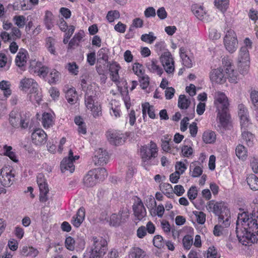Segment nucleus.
<instances>
[{
    "mask_svg": "<svg viewBox=\"0 0 258 258\" xmlns=\"http://www.w3.org/2000/svg\"><path fill=\"white\" fill-rule=\"evenodd\" d=\"M161 227L165 233L169 235H172L175 239L176 237L175 230L172 229L171 232V227L168 222H161Z\"/></svg>",
    "mask_w": 258,
    "mask_h": 258,
    "instance_id": "obj_48",
    "label": "nucleus"
},
{
    "mask_svg": "<svg viewBox=\"0 0 258 258\" xmlns=\"http://www.w3.org/2000/svg\"><path fill=\"white\" fill-rule=\"evenodd\" d=\"M120 67L118 63L113 62L111 63L109 62V70L110 72L111 80L114 82H118L119 79L118 71Z\"/></svg>",
    "mask_w": 258,
    "mask_h": 258,
    "instance_id": "obj_25",
    "label": "nucleus"
},
{
    "mask_svg": "<svg viewBox=\"0 0 258 258\" xmlns=\"http://www.w3.org/2000/svg\"><path fill=\"white\" fill-rule=\"evenodd\" d=\"M158 148L157 145L151 141L149 144L141 146L140 148V156L143 162L147 164L151 165L153 161V165L156 164L158 161L156 158L158 155Z\"/></svg>",
    "mask_w": 258,
    "mask_h": 258,
    "instance_id": "obj_4",
    "label": "nucleus"
},
{
    "mask_svg": "<svg viewBox=\"0 0 258 258\" xmlns=\"http://www.w3.org/2000/svg\"><path fill=\"white\" fill-rule=\"evenodd\" d=\"M20 87L21 90L27 92L29 89H36V87H38L37 82L31 78H24L20 81Z\"/></svg>",
    "mask_w": 258,
    "mask_h": 258,
    "instance_id": "obj_18",
    "label": "nucleus"
},
{
    "mask_svg": "<svg viewBox=\"0 0 258 258\" xmlns=\"http://www.w3.org/2000/svg\"><path fill=\"white\" fill-rule=\"evenodd\" d=\"M203 140L206 144L213 143L216 140V134L213 131L205 132L203 135Z\"/></svg>",
    "mask_w": 258,
    "mask_h": 258,
    "instance_id": "obj_37",
    "label": "nucleus"
},
{
    "mask_svg": "<svg viewBox=\"0 0 258 258\" xmlns=\"http://www.w3.org/2000/svg\"><path fill=\"white\" fill-rule=\"evenodd\" d=\"M66 97L68 102L71 104L75 103L77 99V93L73 89H70L67 91Z\"/></svg>",
    "mask_w": 258,
    "mask_h": 258,
    "instance_id": "obj_43",
    "label": "nucleus"
},
{
    "mask_svg": "<svg viewBox=\"0 0 258 258\" xmlns=\"http://www.w3.org/2000/svg\"><path fill=\"white\" fill-rule=\"evenodd\" d=\"M74 161L72 159H63L60 163V169L62 172H65L67 170L73 173L75 170Z\"/></svg>",
    "mask_w": 258,
    "mask_h": 258,
    "instance_id": "obj_26",
    "label": "nucleus"
},
{
    "mask_svg": "<svg viewBox=\"0 0 258 258\" xmlns=\"http://www.w3.org/2000/svg\"><path fill=\"white\" fill-rule=\"evenodd\" d=\"M247 184L253 190H258V177L254 174H251L246 178Z\"/></svg>",
    "mask_w": 258,
    "mask_h": 258,
    "instance_id": "obj_34",
    "label": "nucleus"
},
{
    "mask_svg": "<svg viewBox=\"0 0 258 258\" xmlns=\"http://www.w3.org/2000/svg\"><path fill=\"white\" fill-rule=\"evenodd\" d=\"M236 155L239 159L245 160L247 157V151L242 145H238L235 149Z\"/></svg>",
    "mask_w": 258,
    "mask_h": 258,
    "instance_id": "obj_39",
    "label": "nucleus"
},
{
    "mask_svg": "<svg viewBox=\"0 0 258 258\" xmlns=\"http://www.w3.org/2000/svg\"><path fill=\"white\" fill-rule=\"evenodd\" d=\"M120 17L119 12L117 10L110 11L108 12L106 15V19L109 22H113L115 19Z\"/></svg>",
    "mask_w": 258,
    "mask_h": 258,
    "instance_id": "obj_54",
    "label": "nucleus"
},
{
    "mask_svg": "<svg viewBox=\"0 0 258 258\" xmlns=\"http://www.w3.org/2000/svg\"><path fill=\"white\" fill-rule=\"evenodd\" d=\"M22 253L23 255L32 257H36L38 254V251L37 249L32 247H23Z\"/></svg>",
    "mask_w": 258,
    "mask_h": 258,
    "instance_id": "obj_40",
    "label": "nucleus"
},
{
    "mask_svg": "<svg viewBox=\"0 0 258 258\" xmlns=\"http://www.w3.org/2000/svg\"><path fill=\"white\" fill-rule=\"evenodd\" d=\"M133 70L134 73L138 77H141L144 74V70L143 69V66L138 62H135L133 64Z\"/></svg>",
    "mask_w": 258,
    "mask_h": 258,
    "instance_id": "obj_59",
    "label": "nucleus"
},
{
    "mask_svg": "<svg viewBox=\"0 0 258 258\" xmlns=\"http://www.w3.org/2000/svg\"><path fill=\"white\" fill-rule=\"evenodd\" d=\"M42 63L36 60H31L30 61L29 67V72L31 73L36 74L40 67H42Z\"/></svg>",
    "mask_w": 258,
    "mask_h": 258,
    "instance_id": "obj_46",
    "label": "nucleus"
},
{
    "mask_svg": "<svg viewBox=\"0 0 258 258\" xmlns=\"http://www.w3.org/2000/svg\"><path fill=\"white\" fill-rule=\"evenodd\" d=\"M198 196V189L196 186H192L190 187L187 191V196L190 200H195Z\"/></svg>",
    "mask_w": 258,
    "mask_h": 258,
    "instance_id": "obj_63",
    "label": "nucleus"
},
{
    "mask_svg": "<svg viewBox=\"0 0 258 258\" xmlns=\"http://www.w3.org/2000/svg\"><path fill=\"white\" fill-rule=\"evenodd\" d=\"M97 178L92 170L89 171L83 178V183L86 187H92L97 182Z\"/></svg>",
    "mask_w": 258,
    "mask_h": 258,
    "instance_id": "obj_21",
    "label": "nucleus"
},
{
    "mask_svg": "<svg viewBox=\"0 0 258 258\" xmlns=\"http://www.w3.org/2000/svg\"><path fill=\"white\" fill-rule=\"evenodd\" d=\"M106 136L109 143L115 146L123 144L125 139L123 134L116 131H108L106 133Z\"/></svg>",
    "mask_w": 258,
    "mask_h": 258,
    "instance_id": "obj_11",
    "label": "nucleus"
},
{
    "mask_svg": "<svg viewBox=\"0 0 258 258\" xmlns=\"http://www.w3.org/2000/svg\"><path fill=\"white\" fill-rule=\"evenodd\" d=\"M242 137L248 146H252L254 139L253 135L249 132L243 131L242 133Z\"/></svg>",
    "mask_w": 258,
    "mask_h": 258,
    "instance_id": "obj_47",
    "label": "nucleus"
},
{
    "mask_svg": "<svg viewBox=\"0 0 258 258\" xmlns=\"http://www.w3.org/2000/svg\"><path fill=\"white\" fill-rule=\"evenodd\" d=\"M249 54L248 48L245 46L241 47L238 58V67L242 73H246L249 65Z\"/></svg>",
    "mask_w": 258,
    "mask_h": 258,
    "instance_id": "obj_6",
    "label": "nucleus"
},
{
    "mask_svg": "<svg viewBox=\"0 0 258 258\" xmlns=\"http://www.w3.org/2000/svg\"><path fill=\"white\" fill-rule=\"evenodd\" d=\"M69 72L74 75H77L79 72V67L75 62H69L67 67Z\"/></svg>",
    "mask_w": 258,
    "mask_h": 258,
    "instance_id": "obj_62",
    "label": "nucleus"
},
{
    "mask_svg": "<svg viewBox=\"0 0 258 258\" xmlns=\"http://www.w3.org/2000/svg\"><path fill=\"white\" fill-rule=\"evenodd\" d=\"M59 73L55 70H53L46 78L49 84H55L59 80Z\"/></svg>",
    "mask_w": 258,
    "mask_h": 258,
    "instance_id": "obj_42",
    "label": "nucleus"
},
{
    "mask_svg": "<svg viewBox=\"0 0 258 258\" xmlns=\"http://www.w3.org/2000/svg\"><path fill=\"white\" fill-rule=\"evenodd\" d=\"M3 150L4 151V155L9 157L15 162H17L18 161L16 154L15 152L12 151L13 148L11 146L5 145L3 147Z\"/></svg>",
    "mask_w": 258,
    "mask_h": 258,
    "instance_id": "obj_35",
    "label": "nucleus"
},
{
    "mask_svg": "<svg viewBox=\"0 0 258 258\" xmlns=\"http://www.w3.org/2000/svg\"><path fill=\"white\" fill-rule=\"evenodd\" d=\"M179 50L180 56L182 64L187 68H191L192 65V61L187 55L186 50L184 48L181 47Z\"/></svg>",
    "mask_w": 258,
    "mask_h": 258,
    "instance_id": "obj_31",
    "label": "nucleus"
},
{
    "mask_svg": "<svg viewBox=\"0 0 258 258\" xmlns=\"http://www.w3.org/2000/svg\"><path fill=\"white\" fill-rule=\"evenodd\" d=\"M140 86L143 89L147 88L149 85V77L148 75H145V73L141 77H139Z\"/></svg>",
    "mask_w": 258,
    "mask_h": 258,
    "instance_id": "obj_57",
    "label": "nucleus"
},
{
    "mask_svg": "<svg viewBox=\"0 0 258 258\" xmlns=\"http://www.w3.org/2000/svg\"><path fill=\"white\" fill-rule=\"evenodd\" d=\"M16 27H13L11 29V32L10 33L12 36V40L15 41L18 39H20L21 36L20 30Z\"/></svg>",
    "mask_w": 258,
    "mask_h": 258,
    "instance_id": "obj_64",
    "label": "nucleus"
},
{
    "mask_svg": "<svg viewBox=\"0 0 258 258\" xmlns=\"http://www.w3.org/2000/svg\"><path fill=\"white\" fill-rule=\"evenodd\" d=\"M190 103L189 100L184 95H180L178 97V107L181 109H187Z\"/></svg>",
    "mask_w": 258,
    "mask_h": 258,
    "instance_id": "obj_44",
    "label": "nucleus"
},
{
    "mask_svg": "<svg viewBox=\"0 0 258 258\" xmlns=\"http://www.w3.org/2000/svg\"><path fill=\"white\" fill-rule=\"evenodd\" d=\"M92 170L95 174L97 179L103 180L107 176V172L104 168H99Z\"/></svg>",
    "mask_w": 258,
    "mask_h": 258,
    "instance_id": "obj_45",
    "label": "nucleus"
},
{
    "mask_svg": "<svg viewBox=\"0 0 258 258\" xmlns=\"http://www.w3.org/2000/svg\"><path fill=\"white\" fill-rule=\"evenodd\" d=\"M238 109V116L240 120L241 128L245 130L249 124L248 110L246 107L242 104H239Z\"/></svg>",
    "mask_w": 258,
    "mask_h": 258,
    "instance_id": "obj_15",
    "label": "nucleus"
},
{
    "mask_svg": "<svg viewBox=\"0 0 258 258\" xmlns=\"http://www.w3.org/2000/svg\"><path fill=\"white\" fill-rule=\"evenodd\" d=\"M157 60L156 59H153L149 62H147L146 66L148 70L150 72L156 73L157 74L161 76L163 73V70L157 64Z\"/></svg>",
    "mask_w": 258,
    "mask_h": 258,
    "instance_id": "obj_23",
    "label": "nucleus"
},
{
    "mask_svg": "<svg viewBox=\"0 0 258 258\" xmlns=\"http://www.w3.org/2000/svg\"><path fill=\"white\" fill-rule=\"evenodd\" d=\"M27 51L24 49H20L18 53L16 58L15 62L16 65L22 68L25 66L27 62Z\"/></svg>",
    "mask_w": 258,
    "mask_h": 258,
    "instance_id": "obj_22",
    "label": "nucleus"
},
{
    "mask_svg": "<svg viewBox=\"0 0 258 258\" xmlns=\"http://www.w3.org/2000/svg\"><path fill=\"white\" fill-rule=\"evenodd\" d=\"M32 141L33 144L37 146L44 145L47 141V135L41 128L35 129L31 134Z\"/></svg>",
    "mask_w": 258,
    "mask_h": 258,
    "instance_id": "obj_14",
    "label": "nucleus"
},
{
    "mask_svg": "<svg viewBox=\"0 0 258 258\" xmlns=\"http://www.w3.org/2000/svg\"><path fill=\"white\" fill-rule=\"evenodd\" d=\"M191 11L195 16L199 20H202L206 16V12L202 6L195 4L191 6Z\"/></svg>",
    "mask_w": 258,
    "mask_h": 258,
    "instance_id": "obj_32",
    "label": "nucleus"
},
{
    "mask_svg": "<svg viewBox=\"0 0 258 258\" xmlns=\"http://www.w3.org/2000/svg\"><path fill=\"white\" fill-rule=\"evenodd\" d=\"M108 160V155L106 150L101 148L97 150L93 159L95 165H103L106 164Z\"/></svg>",
    "mask_w": 258,
    "mask_h": 258,
    "instance_id": "obj_17",
    "label": "nucleus"
},
{
    "mask_svg": "<svg viewBox=\"0 0 258 258\" xmlns=\"http://www.w3.org/2000/svg\"><path fill=\"white\" fill-rule=\"evenodd\" d=\"M160 58L165 71L167 73H171L174 71V60L170 52H164Z\"/></svg>",
    "mask_w": 258,
    "mask_h": 258,
    "instance_id": "obj_10",
    "label": "nucleus"
},
{
    "mask_svg": "<svg viewBox=\"0 0 258 258\" xmlns=\"http://www.w3.org/2000/svg\"><path fill=\"white\" fill-rule=\"evenodd\" d=\"M93 247L89 252L84 253V258H100L103 255L107 250V241L102 238L93 237Z\"/></svg>",
    "mask_w": 258,
    "mask_h": 258,
    "instance_id": "obj_5",
    "label": "nucleus"
},
{
    "mask_svg": "<svg viewBox=\"0 0 258 258\" xmlns=\"http://www.w3.org/2000/svg\"><path fill=\"white\" fill-rule=\"evenodd\" d=\"M210 212L218 216L219 222H222L224 227H228L230 225V212L226 204L223 202L209 201L207 206Z\"/></svg>",
    "mask_w": 258,
    "mask_h": 258,
    "instance_id": "obj_3",
    "label": "nucleus"
},
{
    "mask_svg": "<svg viewBox=\"0 0 258 258\" xmlns=\"http://www.w3.org/2000/svg\"><path fill=\"white\" fill-rule=\"evenodd\" d=\"M132 255L135 258H144L145 252L139 247H134L132 250Z\"/></svg>",
    "mask_w": 258,
    "mask_h": 258,
    "instance_id": "obj_61",
    "label": "nucleus"
},
{
    "mask_svg": "<svg viewBox=\"0 0 258 258\" xmlns=\"http://www.w3.org/2000/svg\"><path fill=\"white\" fill-rule=\"evenodd\" d=\"M89 109L91 110L94 117H98L102 114L101 107L98 103H96L93 107H90Z\"/></svg>",
    "mask_w": 258,
    "mask_h": 258,
    "instance_id": "obj_58",
    "label": "nucleus"
},
{
    "mask_svg": "<svg viewBox=\"0 0 258 258\" xmlns=\"http://www.w3.org/2000/svg\"><path fill=\"white\" fill-rule=\"evenodd\" d=\"M193 243V238L190 235H186L182 239L183 245L186 249H189Z\"/></svg>",
    "mask_w": 258,
    "mask_h": 258,
    "instance_id": "obj_56",
    "label": "nucleus"
},
{
    "mask_svg": "<svg viewBox=\"0 0 258 258\" xmlns=\"http://www.w3.org/2000/svg\"><path fill=\"white\" fill-rule=\"evenodd\" d=\"M85 216V210L83 207H81L77 211L75 216H74L72 220V224L76 227H79L83 220Z\"/></svg>",
    "mask_w": 258,
    "mask_h": 258,
    "instance_id": "obj_20",
    "label": "nucleus"
},
{
    "mask_svg": "<svg viewBox=\"0 0 258 258\" xmlns=\"http://www.w3.org/2000/svg\"><path fill=\"white\" fill-rule=\"evenodd\" d=\"M84 36V32L82 30H80L79 32L75 34L69 43L68 48L71 49L75 46H78Z\"/></svg>",
    "mask_w": 258,
    "mask_h": 258,
    "instance_id": "obj_30",
    "label": "nucleus"
},
{
    "mask_svg": "<svg viewBox=\"0 0 258 258\" xmlns=\"http://www.w3.org/2000/svg\"><path fill=\"white\" fill-rule=\"evenodd\" d=\"M13 21L18 28H22L24 27L26 23V18L23 15L15 16L13 17Z\"/></svg>",
    "mask_w": 258,
    "mask_h": 258,
    "instance_id": "obj_53",
    "label": "nucleus"
},
{
    "mask_svg": "<svg viewBox=\"0 0 258 258\" xmlns=\"http://www.w3.org/2000/svg\"><path fill=\"white\" fill-rule=\"evenodd\" d=\"M130 213L127 209H120L118 214H112L109 220L110 225L118 227L125 223L128 219Z\"/></svg>",
    "mask_w": 258,
    "mask_h": 258,
    "instance_id": "obj_7",
    "label": "nucleus"
},
{
    "mask_svg": "<svg viewBox=\"0 0 258 258\" xmlns=\"http://www.w3.org/2000/svg\"><path fill=\"white\" fill-rule=\"evenodd\" d=\"M15 171L10 168H3L0 170V182L5 187L10 186L15 180Z\"/></svg>",
    "mask_w": 258,
    "mask_h": 258,
    "instance_id": "obj_8",
    "label": "nucleus"
},
{
    "mask_svg": "<svg viewBox=\"0 0 258 258\" xmlns=\"http://www.w3.org/2000/svg\"><path fill=\"white\" fill-rule=\"evenodd\" d=\"M250 97L253 105V109L258 111V91L255 90L251 91Z\"/></svg>",
    "mask_w": 258,
    "mask_h": 258,
    "instance_id": "obj_52",
    "label": "nucleus"
},
{
    "mask_svg": "<svg viewBox=\"0 0 258 258\" xmlns=\"http://www.w3.org/2000/svg\"><path fill=\"white\" fill-rule=\"evenodd\" d=\"M21 118V115L20 112L13 110L10 114V123L13 126L18 127L20 126Z\"/></svg>",
    "mask_w": 258,
    "mask_h": 258,
    "instance_id": "obj_29",
    "label": "nucleus"
},
{
    "mask_svg": "<svg viewBox=\"0 0 258 258\" xmlns=\"http://www.w3.org/2000/svg\"><path fill=\"white\" fill-rule=\"evenodd\" d=\"M228 5L229 0H215V6L222 12L226 11Z\"/></svg>",
    "mask_w": 258,
    "mask_h": 258,
    "instance_id": "obj_50",
    "label": "nucleus"
},
{
    "mask_svg": "<svg viewBox=\"0 0 258 258\" xmlns=\"http://www.w3.org/2000/svg\"><path fill=\"white\" fill-rule=\"evenodd\" d=\"M11 83L8 81L3 80L0 82V89L3 91L6 97H8L12 94L10 89Z\"/></svg>",
    "mask_w": 258,
    "mask_h": 258,
    "instance_id": "obj_36",
    "label": "nucleus"
},
{
    "mask_svg": "<svg viewBox=\"0 0 258 258\" xmlns=\"http://www.w3.org/2000/svg\"><path fill=\"white\" fill-rule=\"evenodd\" d=\"M159 187L162 192L168 198L172 197L174 194L177 195V185H175L173 188L170 184L162 183Z\"/></svg>",
    "mask_w": 258,
    "mask_h": 258,
    "instance_id": "obj_19",
    "label": "nucleus"
},
{
    "mask_svg": "<svg viewBox=\"0 0 258 258\" xmlns=\"http://www.w3.org/2000/svg\"><path fill=\"white\" fill-rule=\"evenodd\" d=\"M154 245L158 248H162L164 246L163 237L160 235H155L153 239Z\"/></svg>",
    "mask_w": 258,
    "mask_h": 258,
    "instance_id": "obj_55",
    "label": "nucleus"
},
{
    "mask_svg": "<svg viewBox=\"0 0 258 258\" xmlns=\"http://www.w3.org/2000/svg\"><path fill=\"white\" fill-rule=\"evenodd\" d=\"M205 256L206 258H220L221 255L216 248L213 246L208 248Z\"/></svg>",
    "mask_w": 258,
    "mask_h": 258,
    "instance_id": "obj_49",
    "label": "nucleus"
},
{
    "mask_svg": "<svg viewBox=\"0 0 258 258\" xmlns=\"http://www.w3.org/2000/svg\"><path fill=\"white\" fill-rule=\"evenodd\" d=\"M210 78L213 84H223L226 81L227 77L224 74L223 70L220 68L211 71Z\"/></svg>",
    "mask_w": 258,
    "mask_h": 258,
    "instance_id": "obj_12",
    "label": "nucleus"
},
{
    "mask_svg": "<svg viewBox=\"0 0 258 258\" xmlns=\"http://www.w3.org/2000/svg\"><path fill=\"white\" fill-rule=\"evenodd\" d=\"M225 72L226 74V77L229 81L232 83H237L238 73L233 68H228L225 69Z\"/></svg>",
    "mask_w": 258,
    "mask_h": 258,
    "instance_id": "obj_33",
    "label": "nucleus"
},
{
    "mask_svg": "<svg viewBox=\"0 0 258 258\" xmlns=\"http://www.w3.org/2000/svg\"><path fill=\"white\" fill-rule=\"evenodd\" d=\"M162 142V148L166 152H168L175 155L177 152V148L176 147L173 146V142L171 141V137L166 135L164 136V139H161Z\"/></svg>",
    "mask_w": 258,
    "mask_h": 258,
    "instance_id": "obj_16",
    "label": "nucleus"
},
{
    "mask_svg": "<svg viewBox=\"0 0 258 258\" xmlns=\"http://www.w3.org/2000/svg\"><path fill=\"white\" fill-rule=\"evenodd\" d=\"M238 41L234 31H228L224 38V45L226 49L230 53L234 52L237 47Z\"/></svg>",
    "mask_w": 258,
    "mask_h": 258,
    "instance_id": "obj_9",
    "label": "nucleus"
},
{
    "mask_svg": "<svg viewBox=\"0 0 258 258\" xmlns=\"http://www.w3.org/2000/svg\"><path fill=\"white\" fill-rule=\"evenodd\" d=\"M53 15L50 11H47L45 12L44 22L48 29H50L52 25V19Z\"/></svg>",
    "mask_w": 258,
    "mask_h": 258,
    "instance_id": "obj_60",
    "label": "nucleus"
},
{
    "mask_svg": "<svg viewBox=\"0 0 258 258\" xmlns=\"http://www.w3.org/2000/svg\"><path fill=\"white\" fill-rule=\"evenodd\" d=\"M29 100L33 103H36L39 104L41 101L42 94L39 90L38 87H36V89L30 90L28 94Z\"/></svg>",
    "mask_w": 258,
    "mask_h": 258,
    "instance_id": "obj_27",
    "label": "nucleus"
},
{
    "mask_svg": "<svg viewBox=\"0 0 258 258\" xmlns=\"http://www.w3.org/2000/svg\"><path fill=\"white\" fill-rule=\"evenodd\" d=\"M142 111L143 116L146 114V112L147 111L149 116L154 119L155 117V114L154 113V110L153 106L150 105L148 102L145 103L144 104H142Z\"/></svg>",
    "mask_w": 258,
    "mask_h": 258,
    "instance_id": "obj_38",
    "label": "nucleus"
},
{
    "mask_svg": "<svg viewBox=\"0 0 258 258\" xmlns=\"http://www.w3.org/2000/svg\"><path fill=\"white\" fill-rule=\"evenodd\" d=\"M55 44V40L51 37H49L46 39V47L47 50L51 53L54 55H56V51L54 47Z\"/></svg>",
    "mask_w": 258,
    "mask_h": 258,
    "instance_id": "obj_41",
    "label": "nucleus"
},
{
    "mask_svg": "<svg viewBox=\"0 0 258 258\" xmlns=\"http://www.w3.org/2000/svg\"><path fill=\"white\" fill-rule=\"evenodd\" d=\"M141 39L145 42L152 44L156 39V37L154 36L153 32H150L148 34H144L141 36Z\"/></svg>",
    "mask_w": 258,
    "mask_h": 258,
    "instance_id": "obj_51",
    "label": "nucleus"
},
{
    "mask_svg": "<svg viewBox=\"0 0 258 258\" xmlns=\"http://www.w3.org/2000/svg\"><path fill=\"white\" fill-rule=\"evenodd\" d=\"M96 98V94L91 89H88L86 91L85 97V103L86 107L89 109L90 107H93L95 104L94 103Z\"/></svg>",
    "mask_w": 258,
    "mask_h": 258,
    "instance_id": "obj_24",
    "label": "nucleus"
},
{
    "mask_svg": "<svg viewBox=\"0 0 258 258\" xmlns=\"http://www.w3.org/2000/svg\"><path fill=\"white\" fill-rule=\"evenodd\" d=\"M135 221H141L146 216V210L142 200L138 198L137 201L133 206Z\"/></svg>",
    "mask_w": 258,
    "mask_h": 258,
    "instance_id": "obj_13",
    "label": "nucleus"
},
{
    "mask_svg": "<svg viewBox=\"0 0 258 258\" xmlns=\"http://www.w3.org/2000/svg\"><path fill=\"white\" fill-rule=\"evenodd\" d=\"M253 215L254 213L249 215L246 212L238 215L236 233L239 241L243 245H246L248 241L254 243L257 240L258 219Z\"/></svg>",
    "mask_w": 258,
    "mask_h": 258,
    "instance_id": "obj_1",
    "label": "nucleus"
},
{
    "mask_svg": "<svg viewBox=\"0 0 258 258\" xmlns=\"http://www.w3.org/2000/svg\"><path fill=\"white\" fill-rule=\"evenodd\" d=\"M41 119L42 124L45 128H49L54 124V117L51 113L44 112Z\"/></svg>",
    "mask_w": 258,
    "mask_h": 258,
    "instance_id": "obj_28",
    "label": "nucleus"
},
{
    "mask_svg": "<svg viewBox=\"0 0 258 258\" xmlns=\"http://www.w3.org/2000/svg\"><path fill=\"white\" fill-rule=\"evenodd\" d=\"M214 98V104L217 112V118L219 120V126L227 129L231 123L228 98L224 93L218 91L215 93Z\"/></svg>",
    "mask_w": 258,
    "mask_h": 258,
    "instance_id": "obj_2",
    "label": "nucleus"
}]
</instances>
